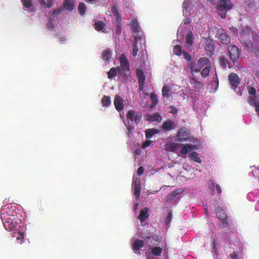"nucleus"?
Returning a JSON list of instances; mask_svg holds the SVG:
<instances>
[{
	"instance_id": "1",
	"label": "nucleus",
	"mask_w": 259,
	"mask_h": 259,
	"mask_svg": "<svg viewBox=\"0 0 259 259\" xmlns=\"http://www.w3.org/2000/svg\"><path fill=\"white\" fill-rule=\"evenodd\" d=\"M178 141L179 142H184L187 141H192L194 138L191 136L190 130L186 127H181L178 132L177 135Z\"/></svg>"
},
{
	"instance_id": "2",
	"label": "nucleus",
	"mask_w": 259,
	"mask_h": 259,
	"mask_svg": "<svg viewBox=\"0 0 259 259\" xmlns=\"http://www.w3.org/2000/svg\"><path fill=\"white\" fill-rule=\"evenodd\" d=\"M217 218L221 220L219 226L222 228H225L228 226V216L221 206H218L215 209Z\"/></svg>"
},
{
	"instance_id": "3",
	"label": "nucleus",
	"mask_w": 259,
	"mask_h": 259,
	"mask_svg": "<svg viewBox=\"0 0 259 259\" xmlns=\"http://www.w3.org/2000/svg\"><path fill=\"white\" fill-rule=\"evenodd\" d=\"M9 215L7 214H4L3 216L1 215V218L3 220V225L5 228L8 231H12L16 228V222H14L12 219L10 218Z\"/></svg>"
},
{
	"instance_id": "4",
	"label": "nucleus",
	"mask_w": 259,
	"mask_h": 259,
	"mask_svg": "<svg viewBox=\"0 0 259 259\" xmlns=\"http://www.w3.org/2000/svg\"><path fill=\"white\" fill-rule=\"evenodd\" d=\"M191 22V19L185 18L180 25L177 32H192L193 26L190 24Z\"/></svg>"
},
{
	"instance_id": "5",
	"label": "nucleus",
	"mask_w": 259,
	"mask_h": 259,
	"mask_svg": "<svg viewBox=\"0 0 259 259\" xmlns=\"http://www.w3.org/2000/svg\"><path fill=\"white\" fill-rule=\"evenodd\" d=\"M126 117L127 119L132 121H134L136 124H138L142 119V114L141 113L136 112L135 110H130L127 112Z\"/></svg>"
},
{
	"instance_id": "6",
	"label": "nucleus",
	"mask_w": 259,
	"mask_h": 259,
	"mask_svg": "<svg viewBox=\"0 0 259 259\" xmlns=\"http://www.w3.org/2000/svg\"><path fill=\"white\" fill-rule=\"evenodd\" d=\"M228 51L229 52L230 59L233 61H237L240 56V52L238 48L235 45H230L228 47Z\"/></svg>"
},
{
	"instance_id": "7",
	"label": "nucleus",
	"mask_w": 259,
	"mask_h": 259,
	"mask_svg": "<svg viewBox=\"0 0 259 259\" xmlns=\"http://www.w3.org/2000/svg\"><path fill=\"white\" fill-rule=\"evenodd\" d=\"M232 6L230 0H220L217 9L220 11L227 12L232 9Z\"/></svg>"
},
{
	"instance_id": "8",
	"label": "nucleus",
	"mask_w": 259,
	"mask_h": 259,
	"mask_svg": "<svg viewBox=\"0 0 259 259\" xmlns=\"http://www.w3.org/2000/svg\"><path fill=\"white\" fill-rule=\"evenodd\" d=\"M228 80L231 88L234 90L237 88L238 85L240 83V78L238 75L234 72H231L229 74Z\"/></svg>"
},
{
	"instance_id": "9",
	"label": "nucleus",
	"mask_w": 259,
	"mask_h": 259,
	"mask_svg": "<svg viewBox=\"0 0 259 259\" xmlns=\"http://www.w3.org/2000/svg\"><path fill=\"white\" fill-rule=\"evenodd\" d=\"M136 75L138 79L139 90L142 91L144 88L145 76L143 71L140 69H137Z\"/></svg>"
},
{
	"instance_id": "10",
	"label": "nucleus",
	"mask_w": 259,
	"mask_h": 259,
	"mask_svg": "<svg viewBox=\"0 0 259 259\" xmlns=\"http://www.w3.org/2000/svg\"><path fill=\"white\" fill-rule=\"evenodd\" d=\"M120 66L123 72L130 71L129 63L125 55L122 54L119 58Z\"/></svg>"
},
{
	"instance_id": "11",
	"label": "nucleus",
	"mask_w": 259,
	"mask_h": 259,
	"mask_svg": "<svg viewBox=\"0 0 259 259\" xmlns=\"http://www.w3.org/2000/svg\"><path fill=\"white\" fill-rule=\"evenodd\" d=\"M145 243L143 240L137 239L132 244V249L134 252L137 254H140V248L144 246Z\"/></svg>"
},
{
	"instance_id": "12",
	"label": "nucleus",
	"mask_w": 259,
	"mask_h": 259,
	"mask_svg": "<svg viewBox=\"0 0 259 259\" xmlns=\"http://www.w3.org/2000/svg\"><path fill=\"white\" fill-rule=\"evenodd\" d=\"M217 35L216 37L218 38L219 42L225 45H228L230 44V37L227 33H217Z\"/></svg>"
},
{
	"instance_id": "13",
	"label": "nucleus",
	"mask_w": 259,
	"mask_h": 259,
	"mask_svg": "<svg viewBox=\"0 0 259 259\" xmlns=\"http://www.w3.org/2000/svg\"><path fill=\"white\" fill-rule=\"evenodd\" d=\"M206 53L208 56H211L214 52V46L213 42L210 39H207L204 47Z\"/></svg>"
},
{
	"instance_id": "14",
	"label": "nucleus",
	"mask_w": 259,
	"mask_h": 259,
	"mask_svg": "<svg viewBox=\"0 0 259 259\" xmlns=\"http://www.w3.org/2000/svg\"><path fill=\"white\" fill-rule=\"evenodd\" d=\"M123 99L119 96L116 95L115 97L114 104L116 109L118 111H121L123 109Z\"/></svg>"
},
{
	"instance_id": "15",
	"label": "nucleus",
	"mask_w": 259,
	"mask_h": 259,
	"mask_svg": "<svg viewBox=\"0 0 259 259\" xmlns=\"http://www.w3.org/2000/svg\"><path fill=\"white\" fill-rule=\"evenodd\" d=\"M162 128L166 131L173 130L175 128V124L171 120H166L162 123Z\"/></svg>"
},
{
	"instance_id": "16",
	"label": "nucleus",
	"mask_w": 259,
	"mask_h": 259,
	"mask_svg": "<svg viewBox=\"0 0 259 259\" xmlns=\"http://www.w3.org/2000/svg\"><path fill=\"white\" fill-rule=\"evenodd\" d=\"M141 192V184L140 181H135L134 183V194L136 197V199H139L140 198Z\"/></svg>"
},
{
	"instance_id": "17",
	"label": "nucleus",
	"mask_w": 259,
	"mask_h": 259,
	"mask_svg": "<svg viewBox=\"0 0 259 259\" xmlns=\"http://www.w3.org/2000/svg\"><path fill=\"white\" fill-rule=\"evenodd\" d=\"M179 144L177 143L169 142L166 144L165 149L167 151L175 152L179 149Z\"/></svg>"
},
{
	"instance_id": "18",
	"label": "nucleus",
	"mask_w": 259,
	"mask_h": 259,
	"mask_svg": "<svg viewBox=\"0 0 259 259\" xmlns=\"http://www.w3.org/2000/svg\"><path fill=\"white\" fill-rule=\"evenodd\" d=\"M149 209L148 207H145L144 209H141L138 219L141 222L145 221L149 216L148 214Z\"/></svg>"
},
{
	"instance_id": "19",
	"label": "nucleus",
	"mask_w": 259,
	"mask_h": 259,
	"mask_svg": "<svg viewBox=\"0 0 259 259\" xmlns=\"http://www.w3.org/2000/svg\"><path fill=\"white\" fill-rule=\"evenodd\" d=\"M131 27L134 32H139L141 31V27L136 19H133L131 23Z\"/></svg>"
},
{
	"instance_id": "20",
	"label": "nucleus",
	"mask_w": 259,
	"mask_h": 259,
	"mask_svg": "<svg viewBox=\"0 0 259 259\" xmlns=\"http://www.w3.org/2000/svg\"><path fill=\"white\" fill-rule=\"evenodd\" d=\"M196 149L195 146L191 144H185L181 149V153L182 154L186 155L187 153L191 151L192 150Z\"/></svg>"
},
{
	"instance_id": "21",
	"label": "nucleus",
	"mask_w": 259,
	"mask_h": 259,
	"mask_svg": "<svg viewBox=\"0 0 259 259\" xmlns=\"http://www.w3.org/2000/svg\"><path fill=\"white\" fill-rule=\"evenodd\" d=\"M95 29L98 31H103L105 26V23L102 21H96L94 24Z\"/></svg>"
},
{
	"instance_id": "22",
	"label": "nucleus",
	"mask_w": 259,
	"mask_h": 259,
	"mask_svg": "<svg viewBox=\"0 0 259 259\" xmlns=\"http://www.w3.org/2000/svg\"><path fill=\"white\" fill-rule=\"evenodd\" d=\"M189 157L191 160L194 161L199 163H200L201 162V159L198 156V153L195 151H193L190 153L189 154Z\"/></svg>"
},
{
	"instance_id": "23",
	"label": "nucleus",
	"mask_w": 259,
	"mask_h": 259,
	"mask_svg": "<svg viewBox=\"0 0 259 259\" xmlns=\"http://www.w3.org/2000/svg\"><path fill=\"white\" fill-rule=\"evenodd\" d=\"M158 131L155 128H149L145 131L146 139H150L154 134H157Z\"/></svg>"
},
{
	"instance_id": "24",
	"label": "nucleus",
	"mask_w": 259,
	"mask_h": 259,
	"mask_svg": "<svg viewBox=\"0 0 259 259\" xmlns=\"http://www.w3.org/2000/svg\"><path fill=\"white\" fill-rule=\"evenodd\" d=\"M162 95L164 97L168 98L171 95L170 89L168 86L164 85L162 89Z\"/></svg>"
},
{
	"instance_id": "25",
	"label": "nucleus",
	"mask_w": 259,
	"mask_h": 259,
	"mask_svg": "<svg viewBox=\"0 0 259 259\" xmlns=\"http://www.w3.org/2000/svg\"><path fill=\"white\" fill-rule=\"evenodd\" d=\"M112 55V52L109 49H107L103 51L102 53V59L104 61L109 62V59L111 58Z\"/></svg>"
},
{
	"instance_id": "26",
	"label": "nucleus",
	"mask_w": 259,
	"mask_h": 259,
	"mask_svg": "<svg viewBox=\"0 0 259 259\" xmlns=\"http://www.w3.org/2000/svg\"><path fill=\"white\" fill-rule=\"evenodd\" d=\"M194 37L193 33H187L186 36L187 46L189 48L192 46L193 44Z\"/></svg>"
},
{
	"instance_id": "27",
	"label": "nucleus",
	"mask_w": 259,
	"mask_h": 259,
	"mask_svg": "<svg viewBox=\"0 0 259 259\" xmlns=\"http://www.w3.org/2000/svg\"><path fill=\"white\" fill-rule=\"evenodd\" d=\"M138 37L137 36H134V40L133 42V56L136 57L139 51V49L137 46Z\"/></svg>"
},
{
	"instance_id": "28",
	"label": "nucleus",
	"mask_w": 259,
	"mask_h": 259,
	"mask_svg": "<svg viewBox=\"0 0 259 259\" xmlns=\"http://www.w3.org/2000/svg\"><path fill=\"white\" fill-rule=\"evenodd\" d=\"M202 67V65H200L198 62L197 63L193 62L191 64V69L192 71L195 72H200Z\"/></svg>"
},
{
	"instance_id": "29",
	"label": "nucleus",
	"mask_w": 259,
	"mask_h": 259,
	"mask_svg": "<svg viewBox=\"0 0 259 259\" xmlns=\"http://www.w3.org/2000/svg\"><path fill=\"white\" fill-rule=\"evenodd\" d=\"M191 79L193 81L194 87L198 92L203 88V84L200 81L194 78H191Z\"/></svg>"
},
{
	"instance_id": "30",
	"label": "nucleus",
	"mask_w": 259,
	"mask_h": 259,
	"mask_svg": "<svg viewBox=\"0 0 259 259\" xmlns=\"http://www.w3.org/2000/svg\"><path fill=\"white\" fill-rule=\"evenodd\" d=\"M162 251V247H154L152 248L151 254L155 256H160L161 254Z\"/></svg>"
},
{
	"instance_id": "31",
	"label": "nucleus",
	"mask_w": 259,
	"mask_h": 259,
	"mask_svg": "<svg viewBox=\"0 0 259 259\" xmlns=\"http://www.w3.org/2000/svg\"><path fill=\"white\" fill-rule=\"evenodd\" d=\"M115 16L116 22V32H119L121 30V17L119 14L115 15Z\"/></svg>"
},
{
	"instance_id": "32",
	"label": "nucleus",
	"mask_w": 259,
	"mask_h": 259,
	"mask_svg": "<svg viewBox=\"0 0 259 259\" xmlns=\"http://www.w3.org/2000/svg\"><path fill=\"white\" fill-rule=\"evenodd\" d=\"M63 6L66 10L69 11H72L73 9L74 5L70 0H65Z\"/></svg>"
},
{
	"instance_id": "33",
	"label": "nucleus",
	"mask_w": 259,
	"mask_h": 259,
	"mask_svg": "<svg viewBox=\"0 0 259 259\" xmlns=\"http://www.w3.org/2000/svg\"><path fill=\"white\" fill-rule=\"evenodd\" d=\"M78 9L79 14L82 16L84 15L87 10V7L83 3H79L78 6Z\"/></svg>"
},
{
	"instance_id": "34",
	"label": "nucleus",
	"mask_w": 259,
	"mask_h": 259,
	"mask_svg": "<svg viewBox=\"0 0 259 259\" xmlns=\"http://www.w3.org/2000/svg\"><path fill=\"white\" fill-rule=\"evenodd\" d=\"M180 192H177V191H173L167 197L166 201L168 203H170L172 200L176 197L177 195Z\"/></svg>"
},
{
	"instance_id": "35",
	"label": "nucleus",
	"mask_w": 259,
	"mask_h": 259,
	"mask_svg": "<svg viewBox=\"0 0 259 259\" xmlns=\"http://www.w3.org/2000/svg\"><path fill=\"white\" fill-rule=\"evenodd\" d=\"M102 104L104 106H108L111 104L110 98L109 96H104L101 100Z\"/></svg>"
},
{
	"instance_id": "36",
	"label": "nucleus",
	"mask_w": 259,
	"mask_h": 259,
	"mask_svg": "<svg viewBox=\"0 0 259 259\" xmlns=\"http://www.w3.org/2000/svg\"><path fill=\"white\" fill-rule=\"evenodd\" d=\"M198 63L199 64H200V65H202V67H203L204 65H205L209 64V66L210 65V64H209V59L208 58H207L206 57L200 58L198 60Z\"/></svg>"
},
{
	"instance_id": "37",
	"label": "nucleus",
	"mask_w": 259,
	"mask_h": 259,
	"mask_svg": "<svg viewBox=\"0 0 259 259\" xmlns=\"http://www.w3.org/2000/svg\"><path fill=\"white\" fill-rule=\"evenodd\" d=\"M210 66H207L206 67L202 69V70L201 72V74L203 77L205 78L208 76L209 72H210Z\"/></svg>"
},
{
	"instance_id": "38",
	"label": "nucleus",
	"mask_w": 259,
	"mask_h": 259,
	"mask_svg": "<svg viewBox=\"0 0 259 259\" xmlns=\"http://www.w3.org/2000/svg\"><path fill=\"white\" fill-rule=\"evenodd\" d=\"M117 71L115 67L111 68L110 70L108 72V77L109 79L113 78L116 74Z\"/></svg>"
},
{
	"instance_id": "39",
	"label": "nucleus",
	"mask_w": 259,
	"mask_h": 259,
	"mask_svg": "<svg viewBox=\"0 0 259 259\" xmlns=\"http://www.w3.org/2000/svg\"><path fill=\"white\" fill-rule=\"evenodd\" d=\"M24 7L26 9H30L32 6L31 0H21Z\"/></svg>"
},
{
	"instance_id": "40",
	"label": "nucleus",
	"mask_w": 259,
	"mask_h": 259,
	"mask_svg": "<svg viewBox=\"0 0 259 259\" xmlns=\"http://www.w3.org/2000/svg\"><path fill=\"white\" fill-rule=\"evenodd\" d=\"M190 1L189 0H185L183 3V11L187 12L189 11Z\"/></svg>"
},
{
	"instance_id": "41",
	"label": "nucleus",
	"mask_w": 259,
	"mask_h": 259,
	"mask_svg": "<svg viewBox=\"0 0 259 259\" xmlns=\"http://www.w3.org/2000/svg\"><path fill=\"white\" fill-rule=\"evenodd\" d=\"M174 54L177 56H181L182 54V47L180 45H176L173 50Z\"/></svg>"
},
{
	"instance_id": "42",
	"label": "nucleus",
	"mask_w": 259,
	"mask_h": 259,
	"mask_svg": "<svg viewBox=\"0 0 259 259\" xmlns=\"http://www.w3.org/2000/svg\"><path fill=\"white\" fill-rule=\"evenodd\" d=\"M253 106L257 113H259V96H255V102Z\"/></svg>"
},
{
	"instance_id": "43",
	"label": "nucleus",
	"mask_w": 259,
	"mask_h": 259,
	"mask_svg": "<svg viewBox=\"0 0 259 259\" xmlns=\"http://www.w3.org/2000/svg\"><path fill=\"white\" fill-rule=\"evenodd\" d=\"M153 121H157L158 122H160L162 120V117L158 113H155L153 115Z\"/></svg>"
},
{
	"instance_id": "44",
	"label": "nucleus",
	"mask_w": 259,
	"mask_h": 259,
	"mask_svg": "<svg viewBox=\"0 0 259 259\" xmlns=\"http://www.w3.org/2000/svg\"><path fill=\"white\" fill-rule=\"evenodd\" d=\"M172 211H170L167 215L166 219L165 220V225L166 226H167L169 225V224L170 223L172 220Z\"/></svg>"
},
{
	"instance_id": "45",
	"label": "nucleus",
	"mask_w": 259,
	"mask_h": 259,
	"mask_svg": "<svg viewBox=\"0 0 259 259\" xmlns=\"http://www.w3.org/2000/svg\"><path fill=\"white\" fill-rule=\"evenodd\" d=\"M24 238V234L22 232H18V235L16 236L17 240H20V243H22L23 241Z\"/></svg>"
},
{
	"instance_id": "46",
	"label": "nucleus",
	"mask_w": 259,
	"mask_h": 259,
	"mask_svg": "<svg viewBox=\"0 0 259 259\" xmlns=\"http://www.w3.org/2000/svg\"><path fill=\"white\" fill-rule=\"evenodd\" d=\"M168 108L170 109V110L169 111V112L173 115L177 114L178 113V109L174 106H169Z\"/></svg>"
},
{
	"instance_id": "47",
	"label": "nucleus",
	"mask_w": 259,
	"mask_h": 259,
	"mask_svg": "<svg viewBox=\"0 0 259 259\" xmlns=\"http://www.w3.org/2000/svg\"><path fill=\"white\" fill-rule=\"evenodd\" d=\"M219 62L221 65L223 66H226L227 65V59L225 58L224 56H222L221 57H220Z\"/></svg>"
},
{
	"instance_id": "48",
	"label": "nucleus",
	"mask_w": 259,
	"mask_h": 259,
	"mask_svg": "<svg viewBox=\"0 0 259 259\" xmlns=\"http://www.w3.org/2000/svg\"><path fill=\"white\" fill-rule=\"evenodd\" d=\"M248 93L250 95L254 96L256 94V90L253 87L249 86L248 87Z\"/></svg>"
},
{
	"instance_id": "49",
	"label": "nucleus",
	"mask_w": 259,
	"mask_h": 259,
	"mask_svg": "<svg viewBox=\"0 0 259 259\" xmlns=\"http://www.w3.org/2000/svg\"><path fill=\"white\" fill-rule=\"evenodd\" d=\"M255 97H250L247 99V102L250 105H253L255 102Z\"/></svg>"
},
{
	"instance_id": "50",
	"label": "nucleus",
	"mask_w": 259,
	"mask_h": 259,
	"mask_svg": "<svg viewBox=\"0 0 259 259\" xmlns=\"http://www.w3.org/2000/svg\"><path fill=\"white\" fill-rule=\"evenodd\" d=\"M183 55L184 57V58L187 61H190L191 59V56L186 52H183Z\"/></svg>"
},
{
	"instance_id": "51",
	"label": "nucleus",
	"mask_w": 259,
	"mask_h": 259,
	"mask_svg": "<svg viewBox=\"0 0 259 259\" xmlns=\"http://www.w3.org/2000/svg\"><path fill=\"white\" fill-rule=\"evenodd\" d=\"M47 8H50L53 6V2L52 0H47L44 4Z\"/></svg>"
},
{
	"instance_id": "52",
	"label": "nucleus",
	"mask_w": 259,
	"mask_h": 259,
	"mask_svg": "<svg viewBox=\"0 0 259 259\" xmlns=\"http://www.w3.org/2000/svg\"><path fill=\"white\" fill-rule=\"evenodd\" d=\"M151 141L150 140H147L146 141H145L143 144H142V147L143 148H145L147 147H148L150 145V144H151Z\"/></svg>"
},
{
	"instance_id": "53",
	"label": "nucleus",
	"mask_w": 259,
	"mask_h": 259,
	"mask_svg": "<svg viewBox=\"0 0 259 259\" xmlns=\"http://www.w3.org/2000/svg\"><path fill=\"white\" fill-rule=\"evenodd\" d=\"M112 12L114 14V15H117L119 14L118 12V10L116 6H113L111 8Z\"/></svg>"
},
{
	"instance_id": "54",
	"label": "nucleus",
	"mask_w": 259,
	"mask_h": 259,
	"mask_svg": "<svg viewBox=\"0 0 259 259\" xmlns=\"http://www.w3.org/2000/svg\"><path fill=\"white\" fill-rule=\"evenodd\" d=\"M144 169L143 167V166H140L138 168V175L139 176H141L144 173Z\"/></svg>"
},
{
	"instance_id": "55",
	"label": "nucleus",
	"mask_w": 259,
	"mask_h": 259,
	"mask_svg": "<svg viewBox=\"0 0 259 259\" xmlns=\"http://www.w3.org/2000/svg\"><path fill=\"white\" fill-rule=\"evenodd\" d=\"M211 85L215 87V88L217 89L219 86V80L218 78H217L216 80L212 81L211 82Z\"/></svg>"
},
{
	"instance_id": "56",
	"label": "nucleus",
	"mask_w": 259,
	"mask_h": 259,
	"mask_svg": "<svg viewBox=\"0 0 259 259\" xmlns=\"http://www.w3.org/2000/svg\"><path fill=\"white\" fill-rule=\"evenodd\" d=\"M150 98L152 102H154L155 101L157 102V96L155 93H152L150 95Z\"/></svg>"
},
{
	"instance_id": "57",
	"label": "nucleus",
	"mask_w": 259,
	"mask_h": 259,
	"mask_svg": "<svg viewBox=\"0 0 259 259\" xmlns=\"http://www.w3.org/2000/svg\"><path fill=\"white\" fill-rule=\"evenodd\" d=\"M62 11V9H56L53 11V15H59L61 14Z\"/></svg>"
},
{
	"instance_id": "58",
	"label": "nucleus",
	"mask_w": 259,
	"mask_h": 259,
	"mask_svg": "<svg viewBox=\"0 0 259 259\" xmlns=\"http://www.w3.org/2000/svg\"><path fill=\"white\" fill-rule=\"evenodd\" d=\"M230 256L233 259H238V255L235 252H233L232 254H231Z\"/></svg>"
},
{
	"instance_id": "59",
	"label": "nucleus",
	"mask_w": 259,
	"mask_h": 259,
	"mask_svg": "<svg viewBox=\"0 0 259 259\" xmlns=\"http://www.w3.org/2000/svg\"><path fill=\"white\" fill-rule=\"evenodd\" d=\"M215 187H216L217 192L218 193H221L222 192V190H221V187L220 186V185L218 184H216Z\"/></svg>"
},
{
	"instance_id": "60",
	"label": "nucleus",
	"mask_w": 259,
	"mask_h": 259,
	"mask_svg": "<svg viewBox=\"0 0 259 259\" xmlns=\"http://www.w3.org/2000/svg\"><path fill=\"white\" fill-rule=\"evenodd\" d=\"M153 115H148L147 120L150 122L153 121Z\"/></svg>"
},
{
	"instance_id": "61",
	"label": "nucleus",
	"mask_w": 259,
	"mask_h": 259,
	"mask_svg": "<svg viewBox=\"0 0 259 259\" xmlns=\"http://www.w3.org/2000/svg\"><path fill=\"white\" fill-rule=\"evenodd\" d=\"M152 239H154V238L153 237H148L146 240L148 243H149V242L152 243L151 240H152Z\"/></svg>"
},
{
	"instance_id": "62",
	"label": "nucleus",
	"mask_w": 259,
	"mask_h": 259,
	"mask_svg": "<svg viewBox=\"0 0 259 259\" xmlns=\"http://www.w3.org/2000/svg\"><path fill=\"white\" fill-rule=\"evenodd\" d=\"M255 55L256 58H259V48L255 51Z\"/></svg>"
},
{
	"instance_id": "63",
	"label": "nucleus",
	"mask_w": 259,
	"mask_h": 259,
	"mask_svg": "<svg viewBox=\"0 0 259 259\" xmlns=\"http://www.w3.org/2000/svg\"><path fill=\"white\" fill-rule=\"evenodd\" d=\"M208 1L212 5H214L215 2V0H208Z\"/></svg>"
},
{
	"instance_id": "64",
	"label": "nucleus",
	"mask_w": 259,
	"mask_h": 259,
	"mask_svg": "<svg viewBox=\"0 0 259 259\" xmlns=\"http://www.w3.org/2000/svg\"><path fill=\"white\" fill-rule=\"evenodd\" d=\"M255 74L257 78L259 79V70L256 71Z\"/></svg>"
}]
</instances>
